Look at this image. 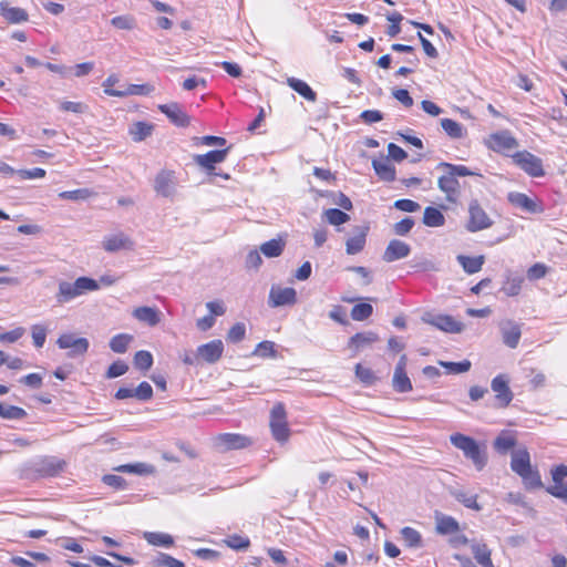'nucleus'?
<instances>
[{
	"instance_id": "obj_1",
	"label": "nucleus",
	"mask_w": 567,
	"mask_h": 567,
	"mask_svg": "<svg viewBox=\"0 0 567 567\" xmlns=\"http://www.w3.org/2000/svg\"><path fill=\"white\" fill-rule=\"evenodd\" d=\"M511 468L522 478L526 488L536 489L543 486L540 474L536 467H533L526 449L517 450L512 454Z\"/></svg>"
},
{
	"instance_id": "obj_2",
	"label": "nucleus",
	"mask_w": 567,
	"mask_h": 567,
	"mask_svg": "<svg viewBox=\"0 0 567 567\" xmlns=\"http://www.w3.org/2000/svg\"><path fill=\"white\" fill-rule=\"evenodd\" d=\"M451 443L461 450L477 471H482L487 464V453L485 446L481 445L473 437L462 433H454L450 436Z\"/></svg>"
},
{
	"instance_id": "obj_3",
	"label": "nucleus",
	"mask_w": 567,
	"mask_h": 567,
	"mask_svg": "<svg viewBox=\"0 0 567 567\" xmlns=\"http://www.w3.org/2000/svg\"><path fill=\"white\" fill-rule=\"evenodd\" d=\"M269 429L272 439L279 444H286L291 430L288 422V413L284 402H276L269 412Z\"/></svg>"
},
{
	"instance_id": "obj_4",
	"label": "nucleus",
	"mask_w": 567,
	"mask_h": 567,
	"mask_svg": "<svg viewBox=\"0 0 567 567\" xmlns=\"http://www.w3.org/2000/svg\"><path fill=\"white\" fill-rule=\"evenodd\" d=\"M99 289L96 280L89 277H79L74 282L61 281L56 293V301L65 303L70 300L85 293L86 291H95Z\"/></svg>"
},
{
	"instance_id": "obj_5",
	"label": "nucleus",
	"mask_w": 567,
	"mask_h": 567,
	"mask_svg": "<svg viewBox=\"0 0 567 567\" xmlns=\"http://www.w3.org/2000/svg\"><path fill=\"white\" fill-rule=\"evenodd\" d=\"M494 219L476 198L471 199L467 206L465 228L470 233H477L491 228Z\"/></svg>"
},
{
	"instance_id": "obj_6",
	"label": "nucleus",
	"mask_w": 567,
	"mask_h": 567,
	"mask_svg": "<svg viewBox=\"0 0 567 567\" xmlns=\"http://www.w3.org/2000/svg\"><path fill=\"white\" fill-rule=\"evenodd\" d=\"M484 145L495 153L511 156V152L518 147V141L509 131L503 130L489 134Z\"/></svg>"
},
{
	"instance_id": "obj_7",
	"label": "nucleus",
	"mask_w": 567,
	"mask_h": 567,
	"mask_svg": "<svg viewBox=\"0 0 567 567\" xmlns=\"http://www.w3.org/2000/svg\"><path fill=\"white\" fill-rule=\"evenodd\" d=\"M513 163L530 177H543V161L528 151H518L511 155Z\"/></svg>"
},
{
	"instance_id": "obj_8",
	"label": "nucleus",
	"mask_w": 567,
	"mask_h": 567,
	"mask_svg": "<svg viewBox=\"0 0 567 567\" xmlns=\"http://www.w3.org/2000/svg\"><path fill=\"white\" fill-rule=\"evenodd\" d=\"M214 446L219 451L247 449L252 444L251 437L240 433H220L214 439Z\"/></svg>"
},
{
	"instance_id": "obj_9",
	"label": "nucleus",
	"mask_w": 567,
	"mask_h": 567,
	"mask_svg": "<svg viewBox=\"0 0 567 567\" xmlns=\"http://www.w3.org/2000/svg\"><path fill=\"white\" fill-rule=\"evenodd\" d=\"M508 203L528 214H542L544 212L543 202L537 196H528L519 192H509L507 194Z\"/></svg>"
},
{
	"instance_id": "obj_10",
	"label": "nucleus",
	"mask_w": 567,
	"mask_h": 567,
	"mask_svg": "<svg viewBox=\"0 0 567 567\" xmlns=\"http://www.w3.org/2000/svg\"><path fill=\"white\" fill-rule=\"evenodd\" d=\"M60 349L70 350L68 355L71 358L83 357L87 353L90 342L86 338L76 337L74 333H62L56 339Z\"/></svg>"
},
{
	"instance_id": "obj_11",
	"label": "nucleus",
	"mask_w": 567,
	"mask_h": 567,
	"mask_svg": "<svg viewBox=\"0 0 567 567\" xmlns=\"http://www.w3.org/2000/svg\"><path fill=\"white\" fill-rule=\"evenodd\" d=\"M66 468V462L63 458L45 455L35 463V472L41 477H54L63 473Z\"/></svg>"
},
{
	"instance_id": "obj_12",
	"label": "nucleus",
	"mask_w": 567,
	"mask_h": 567,
	"mask_svg": "<svg viewBox=\"0 0 567 567\" xmlns=\"http://www.w3.org/2000/svg\"><path fill=\"white\" fill-rule=\"evenodd\" d=\"M506 374L496 375L491 382V389L495 394V402L498 408L505 409L513 401L514 394L508 385Z\"/></svg>"
},
{
	"instance_id": "obj_13",
	"label": "nucleus",
	"mask_w": 567,
	"mask_h": 567,
	"mask_svg": "<svg viewBox=\"0 0 567 567\" xmlns=\"http://www.w3.org/2000/svg\"><path fill=\"white\" fill-rule=\"evenodd\" d=\"M228 154V148L224 150H215L209 151L206 154L195 155V163L202 167L207 175L217 176L218 174L215 172V166L219 163H223Z\"/></svg>"
},
{
	"instance_id": "obj_14",
	"label": "nucleus",
	"mask_w": 567,
	"mask_h": 567,
	"mask_svg": "<svg viewBox=\"0 0 567 567\" xmlns=\"http://www.w3.org/2000/svg\"><path fill=\"white\" fill-rule=\"evenodd\" d=\"M437 186L441 192L445 194V198L449 203L455 204L458 202L461 196V185L457 177L450 171H446L439 181Z\"/></svg>"
},
{
	"instance_id": "obj_15",
	"label": "nucleus",
	"mask_w": 567,
	"mask_h": 567,
	"mask_svg": "<svg viewBox=\"0 0 567 567\" xmlns=\"http://www.w3.org/2000/svg\"><path fill=\"white\" fill-rule=\"evenodd\" d=\"M297 302V292L291 287L272 286L269 291L271 307L293 306Z\"/></svg>"
},
{
	"instance_id": "obj_16",
	"label": "nucleus",
	"mask_w": 567,
	"mask_h": 567,
	"mask_svg": "<svg viewBox=\"0 0 567 567\" xmlns=\"http://www.w3.org/2000/svg\"><path fill=\"white\" fill-rule=\"evenodd\" d=\"M158 110L178 127H187L190 124V116L184 111L182 105L176 102L159 104Z\"/></svg>"
},
{
	"instance_id": "obj_17",
	"label": "nucleus",
	"mask_w": 567,
	"mask_h": 567,
	"mask_svg": "<svg viewBox=\"0 0 567 567\" xmlns=\"http://www.w3.org/2000/svg\"><path fill=\"white\" fill-rule=\"evenodd\" d=\"M379 339L378 333L374 331L358 332L348 340L347 347L351 351V357H355L363 349L378 342Z\"/></svg>"
},
{
	"instance_id": "obj_18",
	"label": "nucleus",
	"mask_w": 567,
	"mask_h": 567,
	"mask_svg": "<svg viewBox=\"0 0 567 567\" xmlns=\"http://www.w3.org/2000/svg\"><path fill=\"white\" fill-rule=\"evenodd\" d=\"M406 363L408 358L405 354H402L399 359V362L395 367L394 374H393V388L395 391L400 393H405L412 390V383L410 378L406 374Z\"/></svg>"
},
{
	"instance_id": "obj_19",
	"label": "nucleus",
	"mask_w": 567,
	"mask_h": 567,
	"mask_svg": "<svg viewBox=\"0 0 567 567\" xmlns=\"http://www.w3.org/2000/svg\"><path fill=\"white\" fill-rule=\"evenodd\" d=\"M224 353L221 340L216 339L197 348V358L206 363L217 362Z\"/></svg>"
},
{
	"instance_id": "obj_20",
	"label": "nucleus",
	"mask_w": 567,
	"mask_h": 567,
	"mask_svg": "<svg viewBox=\"0 0 567 567\" xmlns=\"http://www.w3.org/2000/svg\"><path fill=\"white\" fill-rule=\"evenodd\" d=\"M410 252L411 247L406 243L393 239L389 243L383 252V260L386 262H393L398 259L408 257Z\"/></svg>"
},
{
	"instance_id": "obj_21",
	"label": "nucleus",
	"mask_w": 567,
	"mask_h": 567,
	"mask_svg": "<svg viewBox=\"0 0 567 567\" xmlns=\"http://www.w3.org/2000/svg\"><path fill=\"white\" fill-rule=\"evenodd\" d=\"M501 332L503 342L508 348L515 349L518 347L522 337V328L518 323L507 320L501 328Z\"/></svg>"
},
{
	"instance_id": "obj_22",
	"label": "nucleus",
	"mask_w": 567,
	"mask_h": 567,
	"mask_svg": "<svg viewBox=\"0 0 567 567\" xmlns=\"http://www.w3.org/2000/svg\"><path fill=\"white\" fill-rule=\"evenodd\" d=\"M175 176L172 171H161L155 177L154 188L157 194L168 197L173 194Z\"/></svg>"
},
{
	"instance_id": "obj_23",
	"label": "nucleus",
	"mask_w": 567,
	"mask_h": 567,
	"mask_svg": "<svg viewBox=\"0 0 567 567\" xmlns=\"http://www.w3.org/2000/svg\"><path fill=\"white\" fill-rule=\"evenodd\" d=\"M0 14L10 24L25 22L29 19V14L24 9L11 7L8 1L0 2Z\"/></svg>"
},
{
	"instance_id": "obj_24",
	"label": "nucleus",
	"mask_w": 567,
	"mask_h": 567,
	"mask_svg": "<svg viewBox=\"0 0 567 567\" xmlns=\"http://www.w3.org/2000/svg\"><path fill=\"white\" fill-rule=\"evenodd\" d=\"M103 248L109 252H116L118 250L132 249L133 241L128 236L123 233L111 235L103 240Z\"/></svg>"
},
{
	"instance_id": "obj_25",
	"label": "nucleus",
	"mask_w": 567,
	"mask_h": 567,
	"mask_svg": "<svg viewBox=\"0 0 567 567\" xmlns=\"http://www.w3.org/2000/svg\"><path fill=\"white\" fill-rule=\"evenodd\" d=\"M133 317L151 327H154L161 321V312L156 308L152 307H137L133 310Z\"/></svg>"
},
{
	"instance_id": "obj_26",
	"label": "nucleus",
	"mask_w": 567,
	"mask_h": 567,
	"mask_svg": "<svg viewBox=\"0 0 567 567\" xmlns=\"http://www.w3.org/2000/svg\"><path fill=\"white\" fill-rule=\"evenodd\" d=\"M368 227L358 228V231L346 243L348 255H355L363 250L367 243Z\"/></svg>"
},
{
	"instance_id": "obj_27",
	"label": "nucleus",
	"mask_w": 567,
	"mask_h": 567,
	"mask_svg": "<svg viewBox=\"0 0 567 567\" xmlns=\"http://www.w3.org/2000/svg\"><path fill=\"white\" fill-rule=\"evenodd\" d=\"M517 444L516 434L512 431L503 430L494 440V449L502 454H506Z\"/></svg>"
},
{
	"instance_id": "obj_28",
	"label": "nucleus",
	"mask_w": 567,
	"mask_h": 567,
	"mask_svg": "<svg viewBox=\"0 0 567 567\" xmlns=\"http://www.w3.org/2000/svg\"><path fill=\"white\" fill-rule=\"evenodd\" d=\"M456 260L466 274L473 275L482 270L485 262V257L483 255L474 257L458 255Z\"/></svg>"
},
{
	"instance_id": "obj_29",
	"label": "nucleus",
	"mask_w": 567,
	"mask_h": 567,
	"mask_svg": "<svg viewBox=\"0 0 567 567\" xmlns=\"http://www.w3.org/2000/svg\"><path fill=\"white\" fill-rule=\"evenodd\" d=\"M471 550L475 560L482 567H495L492 560V550L485 543H473Z\"/></svg>"
},
{
	"instance_id": "obj_30",
	"label": "nucleus",
	"mask_w": 567,
	"mask_h": 567,
	"mask_svg": "<svg viewBox=\"0 0 567 567\" xmlns=\"http://www.w3.org/2000/svg\"><path fill=\"white\" fill-rule=\"evenodd\" d=\"M143 538L147 544L155 547L171 548L175 545V539L172 535L161 532H145Z\"/></svg>"
},
{
	"instance_id": "obj_31",
	"label": "nucleus",
	"mask_w": 567,
	"mask_h": 567,
	"mask_svg": "<svg viewBox=\"0 0 567 567\" xmlns=\"http://www.w3.org/2000/svg\"><path fill=\"white\" fill-rule=\"evenodd\" d=\"M372 166L380 179L393 182L395 179V168L389 159H373Z\"/></svg>"
},
{
	"instance_id": "obj_32",
	"label": "nucleus",
	"mask_w": 567,
	"mask_h": 567,
	"mask_svg": "<svg viewBox=\"0 0 567 567\" xmlns=\"http://www.w3.org/2000/svg\"><path fill=\"white\" fill-rule=\"evenodd\" d=\"M287 84L307 101L315 102L317 100V93L309 86L307 82L296 78H288Z\"/></svg>"
},
{
	"instance_id": "obj_33",
	"label": "nucleus",
	"mask_w": 567,
	"mask_h": 567,
	"mask_svg": "<svg viewBox=\"0 0 567 567\" xmlns=\"http://www.w3.org/2000/svg\"><path fill=\"white\" fill-rule=\"evenodd\" d=\"M436 532L441 535H453L460 532V524L451 516H441L436 520Z\"/></svg>"
},
{
	"instance_id": "obj_34",
	"label": "nucleus",
	"mask_w": 567,
	"mask_h": 567,
	"mask_svg": "<svg viewBox=\"0 0 567 567\" xmlns=\"http://www.w3.org/2000/svg\"><path fill=\"white\" fill-rule=\"evenodd\" d=\"M523 282V277L509 275L505 278L501 290L508 297H516L520 293Z\"/></svg>"
},
{
	"instance_id": "obj_35",
	"label": "nucleus",
	"mask_w": 567,
	"mask_h": 567,
	"mask_svg": "<svg viewBox=\"0 0 567 567\" xmlns=\"http://www.w3.org/2000/svg\"><path fill=\"white\" fill-rule=\"evenodd\" d=\"M401 537L406 547L417 548L423 544L422 535L413 527L406 526L401 529Z\"/></svg>"
},
{
	"instance_id": "obj_36",
	"label": "nucleus",
	"mask_w": 567,
	"mask_h": 567,
	"mask_svg": "<svg viewBox=\"0 0 567 567\" xmlns=\"http://www.w3.org/2000/svg\"><path fill=\"white\" fill-rule=\"evenodd\" d=\"M441 126L444 132L452 138H462L466 134V130L461 123L452 118H442Z\"/></svg>"
},
{
	"instance_id": "obj_37",
	"label": "nucleus",
	"mask_w": 567,
	"mask_h": 567,
	"mask_svg": "<svg viewBox=\"0 0 567 567\" xmlns=\"http://www.w3.org/2000/svg\"><path fill=\"white\" fill-rule=\"evenodd\" d=\"M423 223L429 227H441L445 223V217L440 209L429 206L424 209Z\"/></svg>"
},
{
	"instance_id": "obj_38",
	"label": "nucleus",
	"mask_w": 567,
	"mask_h": 567,
	"mask_svg": "<svg viewBox=\"0 0 567 567\" xmlns=\"http://www.w3.org/2000/svg\"><path fill=\"white\" fill-rule=\"evenodd\" d=\"M285 245L281 238L270 239L260 246V251L268 258L279 257L284 251Z\"/></svg>"
},
{
	"instance_id": "obj_39",
	"label": "nucleus",
	"mask_w": 567,
	"mask_h": 567,
	"mask_svg": "<svg viewBox=\"0 0 567 567\" xmlns=\"http://www.w3.org/2000/svg\"><path fill=\"white\" fill-rule=\"evenodd\" d=\"M436 326L439 329L451 333H458L463 329V323L451 316H440L436 319Z\"/></svg>"
},
{
	"instance_id": "obj_40",
	"label": "nucleus",
	"mask_w": 567,
	"mask_h": 567,
	"mask_svg": "<svg viewBox=\"0 0 567 567\" xmlns=\"http://www.w3.org/2000/svg\"><path fill=\"white\" fill-rule=\"evenodd\" d=\"M27 416V411L17 405L3 404L0 402V417L4 420H21Z\"/></svg>"
},
{
	"instance_id": "obj_41",
	"label": "nucleus",
	"mask_w": 567,
	"mask_h": 567,
	"mask_svg": "<svg viewBox=\"0 0 567 567\" xmlns=\"http://www.w3.org/2000/svg\"><path fill=\"white\" fill-rule=\"evenodd\" d=\"M323 217L332 226H341L350 220V216L338 208L326 209Z\"/></svg>"
},
{
	"instance_id": "obj_42",
	"label": "nucleus",
	"mask_w": 567,
	"mask_h": 567,
	"mask_svg": "<svg viewBox=\"0 0 567 567\" xmlns=\"http://www.w3.org/2000/svg\"><path fill=\"white\" fill-rule=\"evenodd\" d=\"M354 374L357 379L364 385H372L377 382V377L372 369L363 365L362 363L355 364Z\"/></svg>"
},
{
	"instance_id": "obj_43",
	"label": "nucleus",
	"mask_w": 567,
	"mask_h": 567,
	"mask_svg": "<svg viewBox=\"0 0 567 567\" xmlns=\"http://www.w3.org/2000/svg\"><path fill=\"white\" fill-rule=\"evenodd\" d=\"M153 125L146 122H136L130 128L133 140L141 142L152 134Z\"/></svg>"
},
{
	"instance_id": "obj_44",
	"label": "nucleus",
	"mask_w": 567,
	"mask_h": 567,
	"mask_svg": "<svg viewBox=\"0 0 567 567\" xmlns=\"http://www.w3.org/2000/svg\"><path fill=\"white\" fill-rule=\"evenodd\" d=\"M133 340V337L126 333H120L114 336L110 341V348L115 353H124L131 341Z\"/></svg>"
},
{
	"instance_id": "obj_45",
	"label": "nucleus",
	"mask_w": 567,
	"mask_h": 567,
	"mask_svg": "<svg viewBox=\"0 0 567 567\" xmlns=\"http://www.w3.org/2000/svg\"><path fill=\"white\" fill-rule=\"evenodd\" d=\"M95 195H96V193L93 190H90L89 188H79V189H74V190L61 192L59 194V197L61 199H66V200H85Z\"/></svg>"
},
{
	"instance_id": "obj_46",
	"label": "nucleus",
	"mask_w": 567,
	"mask_h": 567,
	"mask_svg": "<svg viewBox=\"0 0 567 567\" xmlns=\"http://www.w3.org/2000/svg\"><path fill=\"white\" fill-rule=\"evenodd\" d=\"M373 313V307L367 302H360L351 309V318L354 321H364Z\"/></svg>"
},
{
	"instance_id": "obj_47",
	"label": "nucleus",
	"mask_w": 567,
	"mask_h": 567,
	"mask_svg": "<svg viewBox=\"0 0 567 567\" xmlns=\"http://www.w3.org/2000/svg\"><path fill=\"white\" fill-rule=\"evenodd\" d=\"M154 87L150 84H130L122 93H115L116 97H124L127 95H150Z\"/></svg>"
},
{
	"instance_id": "obj_48",
	"label": "nucleus",
	"mask_w": 567,
	"mask_h": 567,
	"mask_svg": "<svg viewBox=\"0 0 567 567\" xmlns=\"http://www.w3.org/2000/svg\"><path fill=\"white\" fill-rule=\"evenodd\" d=\"M134 365L141 371H147L153 365V355L150 351L141 350L134 355Z\"/></svg>"
},
{
	"instance_id": "obj_49",
	"label": "nucleus",
	"mask_w": 567,
	"mask_h": 567,
	"mask_svg": "<svg viewBox=\"0 0 567 567\" xmlns=\"http://www.w3.org/2000/svg\"><path fill=\"white\" fill-rule=\"evenodd\" d=\"M154 567H185L182 560L174 558L173 556L159 553L152 561Z\"/></svg>"
},
{
	"instance_id": "obj_50",
	"label": "nucleus",
	"mask_w": 567,
	"mask_h": 567,
	"mask_svg": "<svg viewBox=\"0 0 567 567\" xmlns=\"http://www.w3.org/2000/svg\"><path fill=\"white\" fill-rule=\"evenodd\" d=\"M225 544L235 550H245L250 546V540L246 536L234 534L225 539Z\"/></svg>"
},
{
	"instance_id": "obj_51",
	"label": "nucleus",
	"mask_w": 567,
	"mask_h": 567,
	"mask_svg": "<svg viewBox=\"0 0 567 567\" xmlns=\"http://www.w3.org/2000/svg\"><path fill=\"white\" fill-rule=\"evenodd\" d=\"M440 167L444 168L445 171H450L454 174V176H481V174L472 172L467 166L465 165H455L451 163H440Z\"/></svg>"
},
{
	"instance_id": "obj_52",
	"label": "nucleus",
	"mask_w": 567,
	"mask_h": 567,
	"mask_svg": "<svg viewBox=\"0 0 567 567\" xmlns=\"http://www.w3.org/2000/svg\"><path fill=\"white\" fill-rule=\"evenodd\" d=\"M256 355L261 358H270L276 355L275 343L271 341H261L257 344L255 352Z\"/></svg>"
},
{
	"instance_id": "obj_53",
	"label": "nucleus",
	"mask_w": 567,
	"mask_h": 567,
	"mask_svg": "<svg viewBox=\"0 0 567 567\" xmlns=\"http://www.w3.org/2000/svg\"><path fill=\"white\" fill-rule=\"evenodd\" d=\"M117 471L125 473L145 474L153 471L152 466L144 463L124 464L117 467Z\"/></svg>"
},
{
	"instance_id": "obj_54",
	"label": "nucleus",
	"mask_w": 567,
	"mask_h": 567,
	"mask_svg": "<svg viewBox=\"0 0 567 567\" xmlns=\"http://www.w3.org/2000/svg\"><path fill=\"white\" fill-rule=\"evenodd\" d=\"M245 334H246L245 324L241 322H237L229 329V331L227 333V339L230 342L237 343L245 338Z\"/></svg>"
},
{
	"instance_id": "obj_55",
	"label": "nucleus",
	"mask_w": 567,
	"mask_h": 567,
	"mask_svg": "<svg viewBox=\"0 0 567 567\" xmlns=\"http://www.w3.org/2000/svg\"><path fill=\"white\" fill-rule=\"evenodd\" d=\"M134 394L141 401H148L153 398V389L148 382L144 381L134 389Z\"/></svg>"
},
{
	"instance_id": "obj_56",
	"label": "nucleus",
	"mask_w": 567,
	"mask_h": 567,
	"mask_svg": "<svg viewBox=\"0 0 567 567\" xmlns=\"http://www.w3.org/2000/svg\"><path fill=\"white\" fill-rule=\"evenodd\" d=\"M111 23L117 29L131 30L135 25V20L130 16H117L111 20Z\"/></svg>"
},
{
	"instance_id": "obj_57",
	"label": "nucleus",
	"mask_w": 567,
	"mask_h": 567,
	"mask_svg": "<svg viewBox=\"0 0 567 567\" xmlns=\"http://www.w3.org/2000/svg\"><path fill=\"white\" fill-rule=\"evenodd\" d=\"M440 364L452 373H463L471 369V362L468 360L461 362H440Z\"/></svg>"
},
{
	"instance_id": "obj_58",
	"label": "nucleus",
	"mask_w": 567,
	"mask_h": 567,
	"mask_svg": "<svg viewBox=\"0 0 567 567\" xmlns=\"http://www.w3.org/2000/svg\"><path fill=\"white\" fill-rule=\"evenodd\" d=\"M547 493L567 503V484L554 483L551 486L547 487Z\"/></svg>"
},
{
	"instance_id": "obj_59",
	"label": "nucleus",
	"mask_w": 567,
	"mask_h": 567,
	"mask_svg": "<svg viewBox=\"0 0 567 567\" xmlns=\"http://www.w3.org/2000/svg\"><path fill=\"white\" fill-rule=\"evenodd\" d=\"M127 370H128V367L125 362L115 361L109 367V369L106 371V377L110 379L117 378V377L125 374L127 372Z\"/></svg>"
},
{
	"instance_id": "obj_60",
	"label": "nucleus",
	"mask_w": 567,
	"mask_h": 567,
	"mask_svg": "<svg viewBox=\"0 0 567 567\" xmlns=\"http://www.w3.org/2000/svg\"><path fill=\"white\" fill-rule=\"evenodd\" d=\"M47 338V329L41 324H34L32 327V340L37 348H42Z\"/></svg>"
},
{
	"instance_id": "obj_61",
	"label": "nucleus",
	"mask_w": 567,
	"mask_h": 567,
	"mask_svg": "<svg viewBox=\"0 0 567 567\" xmlns=\"http://www.w3.org/2000/svg\"><path fill=\"white\" fill-rule=\"evenodd\" d=\"M102 481L115 489H124L126 487V481L120 475L107 474L103 476Z\"/></svg>"
},
{
	"instance_id": "obj_62",
	"label": "nucleus",
	"mask_w": 567,
	"mask_h": 567,
	"mask_svg": "<svg viewBox=\"0 0 567 567\" xmlns=\"http://www.w3.org/2000/svg\"><path fill=\"white\" fill-rule=\"evenodd\" d=\"M547 274V267L544 264L536 262L527 270V278L529 280H537L544 278Z\"/></svg>"
},
{
	"instance_id": "obj_63",
	"label": "nucleus",
	"mask_w": 567,
	"mask_h": 567,
	"mask_svg": "<svg viewBox=\"0 0 567 567\" xmlns=\"http://www.w3.org/2000/svg\"><path fill=\"white\" fill-rule=\"evenodd\" d=\"M457 501L461 502L465 507L474 509V511H481V505L477 502V495H467L465 493H460L456 496Z\"/></svg>"
},
{
	"instance_id": "obj_64",
	"label": "nucleus",
	"mask_w": 567,
	"mask_h": 567,
	"mask_svg": "<svg viewBox=\"0 0 567 567\" xmlns=\"http://www.w3.org/2000/svg\"><path fill=\"white\" fill-rule=\"evenodd\" d=\"M414 226V220L411 217H405L394 225V233L404 236L411 231Z\"/></svg>"
}]
</instances>
